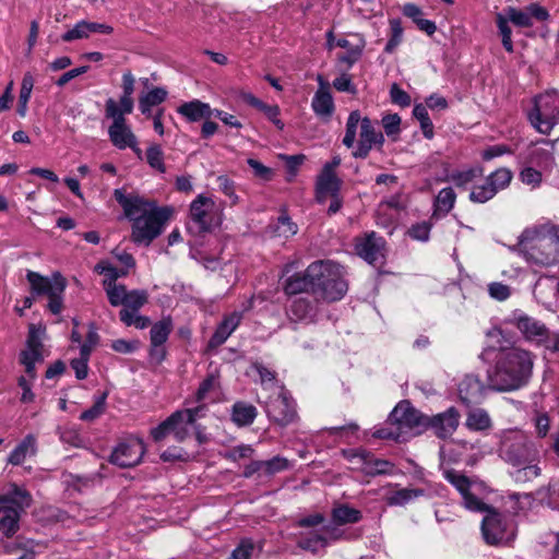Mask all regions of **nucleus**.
<instances>
[{"instance_id":"338daca9","label":"nucleus","mask_w":559,"mask_h":559,"mask_svg":"<svg viewBox=\"0 0 559 559\" xmlns=\"http://www.w3.org/2000/svg\"><path fill=\"white\" fill-rule=\"evenodd\" d=\"M532 162L536 163L539 167L550 168L554 165V157L549 151L536 148L532 153Z\"/></svg>"},{"instance_id":"cd10ccee","label":"nucleus","mask_w":559,"mask_h":559,"mask_svg":"<svg viewBox=\"0 0 559 559\" xmlns=\"http://www.w3.org/2000/svg\"><path fill=\"white\" fill-rule=\"evenodd\" d=\"M314 282L316 280H312L308 275V267L304 273H297L289 278H287L284 290L287 295H297L304 292L311 290L314 294Z\"/></svg>"},{"instance_id":"2eb2a0df","label":"nucleus","mask_w":559,"mask_h":559,"mask_svg":"<svg viewBox=\"0 0 559 559\" xmlns=\"http://www.w3.org/2000/svg\"><path fill=\"white\" fill-rule=\"evenodd\" d=\"M390 420L397 425L399 430H416V433L428 427V417L411 406L409 402H400L390 414Z\"/></svg>"},{"instance_id":"09e8293b","label":"nucleus","mask_w":559,"mask_h":559,"mask_svg":"<svg viewBox=\"0 0 559 559\" xmlns=\"http://www.w3.org/2000/svg\"><path fill=\"white\" fill-rule=\"evenodd\" d=\"M217 386V378L213 374H210L200 383V386L194 394L193 401L195 403L204 402L207 400L210 392L214 391Z\"/></svg>"},{"instance_id":"6e6d98bb","label":"nucleus","mask_w":559,"mask_h":559,"mask_svg":"<svg viewBox=\"0 0 559 559\" xmlns=\"http://www.w3.org/2000/svg\"><path fill=\"white\" fill-rule=\"evenodd\" d=\"M487 178L490 180L492 187L499 191L509 186L512 179V174L507 168H500L490 174Z\"/></svg>"},{"instance_id":"7c9ffc66","label":"nucleus","mask_w":559,"mask_h":559,"mask_svg":"<svg viewBox=\"0 0 559 559\" xmlns=\"http://www.w3.org/2000/svg\"><path fill=\"white\" fill-rule=\"evenodd\" d=\"M425 496V490L420 488H402L390 492L385 496V501L389 506H405L411 501Z\"/></svg>"},{"instance_id":"79ce46f5","label":"nucleus","mask_w":559,"mask_h":559,"mask_svg":"<svg viewBox=\"0 0 559 559\" xmlns=\"http://www.w3.org/2000/svg\"><path fill=\"white\" fill-rule=\"evenodd\" d=\"M510 20L507 17L504 13H497L496 15V24L499 29V34L501 36L503 48L508 52H513V43H512V32L509 26Z\"/></svg>"},{"instance_id":"9b49d317","label":"nucleus","mask_w":559,"mask_h":559,"mask_svg":"<svg viewBox=\"0 0 559 559\" xmlns=\"http://www.w3.org/2000/svg\"><path fill=\"white\" fill-rule=\"evenodd\" d=\"M506 323L514 326L532 345L540 346L549 340L550 331L546 324L520 309L512 311L506 318Z\"/></svg>"},{"instance_id":"680f3d73","label":"nucleus","mask_w":559,"mask_h":559,"mask_svg":"<svg viewBox=\"0 0 559 559\" xmlns=\"http://www.w3.org/2000/svg\"><path fill=\"white\" fill-rule=\"evenodd\" d=\"M431 225L427 222H421L413 225L408 229V235L412 239L418 241H428L430 235Z\"/></svg>"},{"instance_id":"5701e85b","label":"nucleus","mask_w":559,"mask_h":559,"mask_svg":"<svg viewBox=\"0 0 559 559\" xmlns=\"http://www.w3.org/2000/svg\"><path fill=\"white\" fill-rule=\"evenodd\" d=\"M26 278L31 285V289L35 295H50L53 292L55 286L59 282L66 283V278L60 273H53L52 276L46 277L37 272L28 271Z\"/></svg>"},{"instance_id":"c9c22d12","label":"nucleus","mask_w":559,"mask_h":559,"mask_svg":"<svg viewBox=\"0 0 559 559\" xmlns=\"http://www.w3.org/2000/svg\"><path fill=\"white\" fill-rule=\"evenodd\" d=\"M332 519L337 525L354 524L362 519V514L358 509L347 504H340L333 508Z\"/></svg>"},{"instance_id":"a18cd8bd","label":"nucleus","mask_w":559,"mask_h":559,"mask_svg":"<svg viewBox=\"0 0 559 559\" xmlns=\"http://www.w3.org/2000/svg\"><path fill=\"white\" fill-rule=\"evenodd\" d=\"M146 162L147 164L160 174L166 173L164 164V152L157 144H152L146 150Z\"/></svg>"},{"instance_id":"bb28decb","label":"nucleus","mask_w":559,"mask_h":559,"mask_svg":"<svg viewBox=\"0 0 559 559\" xmlns=\"http://www.w3.org/2000/svg\"><path fill=\"white\" fill-rule=\"evenodd\" d=\"M287 313L293 321H311L316 314V307L308 298L299 297L292 301Z\"/></svg>"},{"instance_id":"4be33fe9","label":"nucleus","mask_w":559,"mask_h":559,"mask_svg":"<svg viewBox=\"0 0 559 559\" xmlns=\"http://www.w3.org/2000/svg\"><path fill=\"white\" fill-rule=\"evenodd\" d=\"M112 32V27L96 22H87L80 21L78 22L73 28L66 32L61 38L63 41L70 43L78 39L88 38L92 33H102V34H110Z\"/></svg>"},{"instance_id":"2f4dec72","label":"nucleus","mask_w":559,"mask_h":559,"mask_svg":"<svg viewBox=\"0 0 559 559\" xmlns=\"http://www.w3.org/2000/svg\"><path fill=\"white\" fill-rule=\"evenodd\" d=\"M257 408L246 402H237L233 406L231 418L238 426H249L257 417Z\"/></svg>"},{"instance_id":"e2e57ef3","label":"nucleus","mask_w":559,"mask_h":559,"mask_svg":"<svg viewBox=\"0 0 559 559\" xmlns=\"http://www.w3.org/2000/svg\"><path fill=\"white\" fill-rule=\"evenodd\" d=\"M167 97V91L163 87H154L140 97L141 100L154 107L162 104Z\"/></svg>"},{"instance_id":"c85d7f7f","label":"nucleus","mask_w":559,"mask_h":559,"mask_svg":"<svg viewBox=\"0 0 559 559\" xmlns=\"http://www.w3.org/2000/svg\"><path fill=\"white\" fill-rule=\"evenodd\" d=\"M36 453V438L27 435L10 453L8 463L12 465H21L25 459Z\"/></svg>"},{"instance_id":"a211bd4d","label":"nucleus","mask_w":559,"mask_h":559,"mask_svg":"<svg viewBox=\"0 0 559 559\" xmlns=\"http://www.w3.org/2000/svg\"><path fill=\"white\" fill-rule=\"evenodd\" d=\"M214 207V201L203 194H199L190 204L189 229L197 234L205 233L211 227L210 213Z\"/></svg>"},{"instance_id":"4c0bfd02","label":"nucleus","mask_w":559,"mask_h":559,"mask_svg":"<svg viewBox=\"0 0 559 559\" xmlns=\"http://www.w3.org/2000/svg\"><path fill=\"white\" fill-rule=\"evenodd\" d=\"M297 544L299 548L312 552H317L328 546L326 536H324L322 530L320 532L301 534Z\"/></svg>"},{"instance_id":"3c124183","label":"nucleus","mask_w":559,"mask_h":559,"mask_svg":"<svg viewBox=\"0 0 559 559\" xmlns=\"http://www.w3.org/2000/svg\"><path fill=\"white\" fill-rule=\"evenodd\" d=\"M105 290L111 306L117 307L124 304L128 294L126 286L111 283L105 286Z\"/></svg>"},{"instance_id":"dca6fc26","label":"nucleus","mask_w":559,"mask_h":559,"mask_svg":"<svg viewBox=\"0 0 559 559\" xmlns=\"http://www.w3.org/2000/svg\"><path fill=\"white\" fill-rule=\"evenodd\" d=\"M145 453V445L138 438H130L120 442L110 455V463L128 468L138 465Z\"/></svg>"},{"instance_id":"423d86ee","label":"nucleus","mask_w":559,"mask_h":559,"mask_svg":"<svg viewBox=\"0 0 559 559\" xmlns=\"http://www.w3.org/2000/svg\"><path fill=\"white\" fill-rule=\"evenodd\" d=\"M308 275L316 280L317 298L332 302L342 299L347 292L342 267L332 261H316L308 266Z\"/></svg>"},{"instance_id":"5fc2aeb1","label":"nucleus","mask_w":559,"mask_h":559,"mask_svg":"<svg viewBox=\"0 0 559 559\" xmlns=\"http://www.w3.org/2000/svg\"><path fill=\"white\" fill-rule=\"evenodd\" d=\"M95 271L98 272L99 274H104L106 276V278L104 281L105 286H107V284L116 283L117 278H119L120 276H124L127 274V272L119 271L117 267H115L110 263L104 262V261L99 262L95 266Z\"/></svg>"},{"instance_id":"39448f33","label":"nucleus","mask_w":559,"mask_h":559,"mask_svg":"<svg viewBox=\"0 0 559 559\" xmlns=\"http://www.w3.org/2000/svg\"><path fill=\"white\" fill-rule=\"evenodd\" d=\"M358 124H360L359 140L352 153L353 156L366 158L372 148L381 151L384 144L383 133L368 117L361 118L359 110L352 111L347 118L343 144L348 148L354 147Z\"/></svg>"},{"instance_id":"864d4df0","label":"nucleus","mask_w":559,"mask_h":559,"mask_svg":"<svg viewBox=\"0 0 559 559\" xmlns=\"http://www.w3.org/2000/svg\"><path fill=\"white\" fill-rule=\"evenodd\" d=\"M106 399L107 393L99 395L95 400L94 405L80 415V419L84 421H93L98 418L105 412Z\"/></svg>"},{"instance_id":"e433bc0d","label":"nucleus","mask_w":559,"mask_h":559,"mask_svg":"<svg viewBox=\"0 0 559 559\" xmlns=\"http://www.w3.org/2000/svg\"><path fill=\"white\" fill-rule=\"evenodd\" d=\"M480 177H483L481 167L456 170L449 175L450 181H452L457 188L462 189H467L471 183L475 182V180Z\"/></svg>"},{"instance_id":"8fccbe9b","label":"nucleus","mask_w":559,"mask_h":559,"mask_svg":"<svg viewBox=\"0 0 559 559\" xmlns=\"http://www.w3.org/2000/svg\"><path fill=\"white\" fill-rule=\"evenodd\" d=\"M66 286H67V282L66 283L59 282L57 284V286H55L53 292L50 295H48V298H49L48 309L53 314H59L62 311V308H63L62 295L66 289Z\"/></svg>"},{"instance_id":"412c9836","label":"nucleus","mask_w":559,"mask_h":559,"mask_svg":"<svg viewBox=\"0 0 559 559\" xmlns=\"http://www.w3.org/2000/svg\"><path fill=\"white\" fill-rule=\"evenodd\" d=\"M485 393V385L478 376L466 374L459 384V395L466 405L478 404Z\"/></svg>"},{"instance_id":"4468645a","label":"nucleus","mask_w":559,"mask_h":559,"mask_svg":"<svg viewBox=\"0 0 559 559\" xmlns=\"http://www.w3.org/2000/svg\"><path fill=\"white\" fill-rule=\"evenodd\" d=\"M444 478L452 484L461 493L464 507L473 512H483L487 509V504L478 499L474 492L475 484L472 483L464 474L448 469L444 472Z\"/></svg>"},{"instance_id":"de8ad7c7","label":"nucleus","mask_w":559,"mask_h":559,"mask_svg":"<svg viewBox=\"0 0 559 559\" xmlns=\"http://www.w3.org/2000/svg\"><path fill=\"white\" fill-rule=\"evenodd\" d=\"M147 302V293L145 290H131L128 292L122 304L123 309L140 310Z\"/></svg>"},{"instance_id":"052dcab7","label":"nucleus","mask_w":559,"mask_h":559,"mask_svg":"<svg viewBox=\"0 0 559 559\" xmlns=\"http://www.w3.org/2000/svg\"><path fill=\"white\" fill-rule=\"evenodd\" d=\"M488 294L492 299L504 301L511 296V288L506 284L492 282L488 285Z\"/></svg>"},{"instance_id":"bf43d9fd","label":"nucleus","mask_w":559,"mask_h":559,"mask_svg":"<svg viewBox=\"0 0 559 559\" xmlns=\"http://www.w3.org/2000/svg\"><path fill=\"white\" fill-rule=\"evenodd\" d=\"M381 123L388 136H395L400 133L401 118L397 114L385 115Z\"/></svg>"},{"instance_id":"9d476101","label":"nucleus","mask_w":559,"mask_h":559,"mask_svg":"<svg viewBox=\"0 0 559 559\" xmlns=\"http://www.w3.org/2000/svg\"><path fill=\"white\" fill-rule=\"evenodd\" d=\"M481 513H486L481 521V534L488 545L504 546L514 539L512 523L503 514L489 506Z\"/></svg>"},{"instance_id":"4d7b16f0","label":"nucleus","mask_w":559,"mask_h":559,"mask_svg":"<svg viewBox=\"0 0 559 559\" xmlns=\"http://www.w3.org/2000/svg\"><path fill=\"white\" fill-rule=\"evenodd\" d=\"M105 115L107 118H110L112 120V123H127L124 112H122L121 108L118 106V103L112 98H108L106 100Z\"/></svg>"},{"instance_id":"473e14b6","label":"nucleus","mask_w":559,"mask_h":559,"mask_svg":"<svg viewBox=\"0 0 559 559\" xmlns=\"http://www.w3.org/2000/svg\"><path fill=\"white\" fill-rule=\"evenodd\" d=\"M341 181L329 169H322V173L317 180V191L319 195L331 194L335 197L340 190Z\"/></svg>"},{"instance_id":"58836bf2","label":"nucleus","mask_w":559,"mask_h":559,"mask_svg":"<svg viewBox=\"0 0 559 559\" xmlns=\"http://www.w3.org/2000/svg\"><path fill=\"white\" fill-rule=\"evenodd\" d=\"M466 426L474 431H481L489 429L491 419L488 413L481 408L472 409L466 418Z\"/></svg>"},{"instance_id":"20e7f679","label":"nucleus","mask_w":559,"mask_h":559,"mask_svg":"<svg viewBox=\"0 0 559 559\" xmlns=\"http://www.w3.org/2000/svg\"><path fill=\"white\" fill-rule=\"evenodd\" d=\"M518 245L532 263L543 266L559 263V227L555 231L545 227L526 228Z\"/></svg>"},{"instance_id":"69168bd1","label":"nucleus","mask_w":559,"mask_h":559,"mask_svg":"<svg viewBox=\"0 0 559 559\" xmlns=\"http://www.w3.org/2000/svg\"><path fill=\"white\" fill-rule=\"evenodd\" d=\"M390 96L392 103L401 107H408L412 103L411 96L396 83L391 86Z\"/></svg>"},{"instance_id":"0e129e2a","label":"nucleus","mask_w":559,"mask_h":559,"mask_svg":"<svg viewBox=\"0 0 559 559\" xmlns=\"http://www.w3.org/2000/svg\"><path fill=\"white\" fill-rule=\"evenodd\" d=\"M263 463L264 471L269 475L285 471L289 467L288 460L282 456H274L271 460L263 461Z\"/></svg>"},{"instance_id":"774afa93","label":"nucleus","mask_w":559,"mask_h":559,"mask_svg":"<svg viewBox=\"0 0 559 559\" xmlns=\"http://www.w3.org/2000/svg\"><path fill=\"white\" fill-rule=\"evenodd\" d=\"M276 230L280 236L287 238L297 233V226L290 221L289 217L280 216L276 224Z\"/></svg>"},{"instance_id":"6ab92c4d","label":"nucleus","mask_w":559,"mask_h":559,"mask_svg":"<svg viewBox=\"0 0 559 559\" xmlns=\"http://www.w3.org/2000/svg\"><path fill=\"white\" fill-rule=\"evenodd\" d=\"M504 14L511 23L519 27H531L534 24V20L545 21L549 15L547 10L537 3H531L523 10L508 7L504 9Z\"/></svg>"},{"instance_id":"13d9d810","label":"nucleus","mask_w":559,"mask_h":559,"mask_svg":"<svg viewBox=\"0 0 559 559\" xmlns=\"http://www.w3.org/2000/svg\"><path fill=\"white\" fill-rule=\"evenodd\" d=\"M216 181L219 191L230 199L231 204H237L239 202V198L236 194L235 182L227 176L223 175L218 176Z\"/></svg>"},{"instance_id":"c756f323","label":"nucleus","mask_w":559,"mask_h":559,"mask_svg":"<svg viewBox=\"0 0 559 559\" xmlns=\"http://www.w3.org/2000/svg\"><path fill=\"white\" fill-rule=\"evenodd\" d=\"M311 107L314 114L322 118H329L334 112V102L330 91L318 88L316 92Z\"/></svg>"},{"instance_id":"f8f14e48","label":"nucleus","mask_w":559,"mask_h":559,"mask_svg":"<svg viewBox=\"0 0 559 559\" xmlns=\"http://www.w3.org/2000/svg\"><path fill=\"white\" fill-rule=\"evenodd\" d=\"M46 329L31 324L25 348L20 354V364L24 367L25 376L31 380L36 378V365L44 361V344Z\"/></svg>"},{"instance_id":"49530a36","label":"nucleus","mask_w":559,"mask_h":559,"mask_svg":"<svg viewBox=\"0 0 559 559\" xmlns=\"http://www.w3.org/2000/svg\"><path fill=\"white\" fill-rule=\"evenodd\" d=\"M345 459L352 464V468L359 471L365 474V467H367V460L369 452L366 450H346L343 452Z\"/></svg>"},{"instance_id":"ddd939ff","label":"nucleus","mask_w":559,"mask_h":559,"mask_svg":"<svg viewBox=\"0 0 559 559\" xmlns=\"http://www.w3.org/2000/svg\"><path fill=\"white\" fill-rule=\"evenodd\" d=\"M265 413L281 426H287L297 418L295 403L282 386H276L274 395L265 402Z\"/></svg>"},{"instance_id":"393cba45","label":"nucleus","mask_w":559,"mask_h":559,"mask_svg":"<svg viewBox=\"0 0 559 559\" xmlns=\"http://www.w3.org/2000/svg\"><path fill=\"white\" fill-rule=\"evenodd\" d=\"M177 111L191 122L200 121L202 119H210L214 114L209 104L202 103L198 99L183 103L178 107Z\"/></svg>"},{"instance_id":"0eeeda50","label":"nucleus","mask_w":559,"mask_h":559,"mask_svg":"<svg viewBox=\"0 0 559 559\" xmlns=\"http://www.w3.org/2000/svg\"><path fill=\"white\" fill-rule=\"evenodd\" d=\"M32 504V496L16 484H10L0 495V533L13 536L20 528L21 514Z\"/></svg>"},{"instance_id":"aec40b11","label":"nucleus","mask_w":559,"mask_h":559,"mask_svg":"<svg viewBox=\"0 0 559 559\" xmlns=\"http://www.w3.org/2000/svg\"><path fill=\"white\" fill-rule=\"evenodd\" d=\"M459 413L455 408L450 407L444 413L428 417V426L435 430L439 438L450 437L457 428Z\"/></svg>"},{"instance_id":"a19ab883","label":"nucleus","mask_w":559,"mask_h":559,"mask_svg":"<svg viewBox=\"0 0 559 559\" xmlns=\"http://www.w3.org/2000/svg\"><path fill=\"white\" fill-rule=\"evenodd\" d=\"M340 526L341 525L334 523V525H324L322 527V532L324 536H326V545L338 540H349L358 537L355 533Z\"/></svg>"},{"instance_id":"f03ea898","label":"nucleus","mask_w":559,"mask_h":559,"mask_svg":"<svg viewBox=\"0 0 559 559\" xmlns=\"http://www.w3.org/2000/svg\"><path fill=\"white\" fill-rule=\"evenodd\" d=\"M114 197L132 224V240L148 246L162 231L169 217L166 207H157L139 195H127L123 189H115Z\"/></svg>"},{"instance_id":"1a4fd4ad","label":"nucleus","mask_w":559,"mask_h":559,"mask_svg":"<svg viewBox=\"0 0 559 559\" xmlns=\"http://www.w3.org/2000/svg\"><path fill=\"white\" fill-rule=\"evenodd\" d=\"M527 116L538 132L549 134L559 123V94L556 91H547L536 96Z\"/></svg>"},{"instance_id":"6e6552de","label":"nucleus","mask_w":559,"mask_h":559,"mask_svg":"<svg viewBox=\"0 0 559 559\" xmlns=\"http://www.w3.org/2000/svg\"><path fill=\"white\" fill-rule=\"evenodd\" d=\"M191 415L177 411L173 413L166 420L151 430V435L155 441H160L167 435H174L179 442L185 441L194 431L199 444L206 442L205 428L199 424L191 421Z\"/></svg>"},{"instance_id":"c03bdc74","label":"nucleus","mask_w":559,"mask_h":559,"mask_svg":"<svg viewBox=\"0 0 559 559\" xmlns=\"http://www.w3.org/2000/svg\"><path fill=\"white\" fill-rule=\"evenodd\" d=\"M498 191L492 187L490 180L487 178L486 181L480 186H475L469 194V199L476 203H485L492 199Z\"/></svg>"},{"instance_id":"37998d69","label":"nucleus","mask_w":559,"mask_h":559,"mask_svg":"<svg viewBox=\"0 0 559 559\" xmlns=\"http://www.w3.org/2000/svg\"><path fill=\"white\" fill-rule=\"evenodd\" d=\"M414 117L420 122L423 134L426 139L433 136V124L429 118L427 107L423 104H417L413 109Z\"/></svg>"},{"instance_id":"b1692460","label":"nucleus","mask_w":559,"mask_h":559,"mask_svg":"<svg viewBox=\"0 0 559 559\" xmlns=\"http://www.w3.org/2000/svg\"><path fill=\"white\" fill-rule=\"evenodd\" d=\"M242 319V313L235 311L229 316L225 317L222 323L217 326L216 331L212 335L209 346L218 347L226 342L231 333L237 329Z\"/></svg>"},{"instance_id":"f257e3e1","label":"nucleus","mask_w":559,"mask_h":559,"mask_svg":"<svg viewBox=\"0 0 559 559\" xmlns=\"http://www.w3.org/2000/svg\"><path fill=\"white\" fill-rule=\"evenodd\" d=\"M499 457L510 466L509 475L516 484L533 481L542 474V445L525 431L509 429L500 433Z\"/></svg>"},{"instance_id":"7ed1b4c3","label":"nucleus","mask_w":559,"mask_h":559,"mask_svg":"<svg viewBox=\"0 0 559 559\" xmlns=\"http://www.w3.org/2000/svg\"><path fill=\"white\" fill-rule=\"evenodd\" d=\"M535 356L521 347L501 348L488 370V386L498 392L524 388L533 373Z\"/></svg>"},{"instance_id":"a878e982","label":"nucleus","mask_w":559,"mask_h":559,"mask_svg":"<svg viewBox=\"0 0 559 559\" xmlns=\"http://www.w3.org/2000/svg\"><path fill=\"white\" fill-rule=\"evenodd\" d=\"M108 136L112 145L119 150L134 146L136 138L127 123H111L108 128Z\"/></svg>"},{"instance_id":"f3484780","label":"nucleus","mask_w":559,"mask_h":559,"mask_svg":"<svg viewBox=\"0 0 559 559\" xmlns=\"http://www.w3.org/2000/svg\"><path fill=\"white\" fill-rule=\"evenodd\" d=\"M357 255L372 264L384 258L385 241L377 233L370 231L355 239Z\"/></svg>"},{"instance_id":"603ef678","label":"nucleus","mask_w":559,"mask_h":559,"mask_svg":"<svg viewBox=\"0 0 559 559\" xmlns=\"http://www.w3.org/2000/svg\"><path fill=\"white\" fill-rule=\"evenodd\" d=\"M391 38L388 40L384 51L392 53L402 40L403 27L402 23L397 19L390 21Z\"/></svg>"},{"instance_id":"f704fd0d","label":"nucleus","mask_w":559,"mask_h":559,"mask_svg":"<svg viewBox=\"0 0 559 559\" xmlns=\"http://www.w3.org/2000/svg\"><path fill=\"white\" fill-rule=\"evenodd\" d=\"M456 195L452 188H443L436 197L433 216H445L454 206Z\"/></svg>"},{"instance_id":"72a5a7b5","label":"nucleus","mask_w":559,"mask_h":559,"mask_svg":"<svg viewBox=\"0 0 559 559\" xmlns=\"http://www.w3.org/2000/svg\"><path fill=\"white\" fill-rule=\"evenodd\" d=\"M174 329L170 317H165L154 323L150 331V341L152 345H164Z\"/></svg>"},{"instance_id":"ea45409f","label":"nucleus","mask_w":559,"mask_h":559,"mask_svg":"<svg viewBox=\"0 0 559 559\" xmlns=\"http://www.w3.org/2000/svg\"><path fill=\"white\" fill-rule=\"evenodd\" d=\"M393 466L394 465L391 462L377 459L372 453L369 452L367 467H365V474L369 476L391 474Z\"/></svg>"}]
</instances>
